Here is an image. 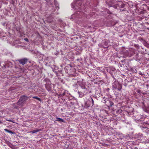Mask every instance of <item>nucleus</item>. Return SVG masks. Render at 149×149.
<instances>
[{
  "label": "nucleus",
  "mask_w": 149,
  "mask_h": 149,
  "mask_svg": "<svg viewBox=\"0 0 149 149\" xmlns=\"http://www.w3.org/2000/svg\"><path fill=\"white\" fill-rule=\"evenodd\" d=\"M124 5H122V7H123Z\"/></svg>",
  "instance_id": "1a4fd4ad"
},
{
  "label": "nucleus",
  "mask_w": 149,
  "mask_h": 149,
  "mask_svg": "<svg viewBox=\"0 0 149 149\" xmlns=\"http://www.w3.org/2000/svg\"><path fill=\"white\" fill-rule=\"evenodd\" d=\"M28 99V97L25 96H23L19 99V100L17 103V105L19 106H22V103Z\"/></svg>",
  "instance_id": "f257e3e1"
},
{
  "label": "nucleus",
  "mask_w": 149,
  "mask_h": 149,
  "mask_svg": "<svg viewBox=\"0 0 149 149\" xmlns=\"http://www.w3.org/2000/svg\"><path fill=\"white\" fill-rule=\"evenodd\" d=\"M33 98L36 99L37 100H39V101H41V99L40 98L37 97L36 96H34V97H33Z\"/></svg>",
  "instance_id": "423d86ee"
},
{
  "label": "nucleus",
  "mask_w": 149,
  "mask_h": 149,
  "mask_svg": "<svg viewBox=\"0 0 149 149\" xmlns=\"http://www.w3.org/2000/svg\"><path fill=\"white\" fill-rule=\"evenodd\" d=\"M24 40L26 41H27L28 40V39L26 38H25Z\"/></svg>",
  "instance_id": "0eeeda50"
},
{
  "label": "nucleus",
  "mask_w": 149,
  "mask_h": 149,
  "mask_svg": "<svg viewBox=\"0 0 149 149\" xmlns=\"http://www.w3.org/2000/svg\"><path fill=\"white\" fill-rule=\"evenodd\" d=\"M8 121H10V122H13V121H12V120H8Z\"/></svg>",
  "instance_id": "6e6552de"
},
{
  "label": "nucleus",
  "mask_w": 149,
  "mask_h": 149,
  "mask_svg": "<svg viewBox=\"0 0 149 149\" xmlns=\"http://www.w3.org/2000/svg\"><path fill=\"white\" fill-rule=\"evenodd\" d=\"M40 130H34L32 131H31L30 132L32 133H34L39 131Z\"/></svg>",
  "instance_id": "39448f33"
},
{
  "label": "nucleus",
  "mask_w": 149,
  "mask_h": 149,
  "mask_svg": "<svg viewBox=\"0 0 149 149\" xmlns=\"http://www.w3.org/2000/svg\"><path fill=\"white\" fill-rule=\"evenodd\" d=\"M19 62L22 65H24L27 61V59L26 58H24L23 59L18 60Z\"/></svg>",
  "instance_id": "f03ea898"
},
{
  "label": "nucleus",
  "mask_w": 149,
  "mask_h": 149,
  "mask_svg": "<svg viewBox=\"0 0 149 149\" xmlns=\"http://www.w3.org/2000/svg\"><path fill=\"white\" fill-rule=\"evenodd\" d=\"M56 121H58L61 122H63L64 120L63 119H61L60 118H57L56 119Z\"/></svg>",
  "instance_id": "20e7f679"
},
{
  "label": "nucleus",
  "mask_w": 149,
  "mask_h": 149,
  "mask_svg": "<svg viewBox=\"0 0 149 149\" xmlns=\"http://www.w3.org/2000/svg\"><path fill=\"white\" fill-rule=\"evenodd\" d=\"M4 130L5 131L10 134H14V132H12V131L10 130H8L7 129H4Z\"/></svg>",
  "instance_id": "7ed1b4c3"
},
{
  "label": "nucleus",
  "mask_w": 149,
  "mask_h": 149,
  "mask_svg": "<svg viewBox=\"0 0 149 149\" xmlns=\"http://www.w3.org/2000/svg\"><path fill=\"white\" fill-rule=\"evenodd\" d=\"M92 100L93 102V99H92Z\"/></svg>",
  "instance_id": "9d476101"
}]
</instances>
